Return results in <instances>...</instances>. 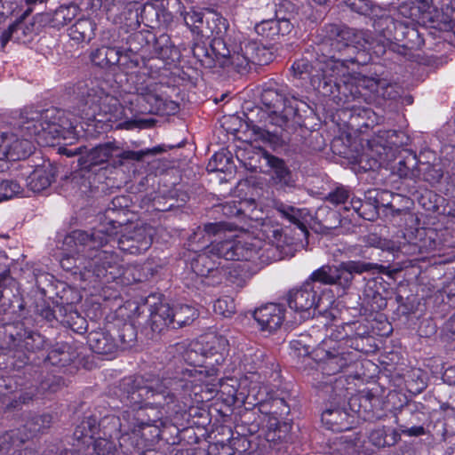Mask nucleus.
Wrapping results in <instances>:
<instances>
[{"label": "nucleus", "instance_id": "a211bd4d", "mask_svg": "<svg viewBox=\"0 0 455 455\" xmlns=\"http://www.w3.org/2000/svg\"><path fill=\"white\" fill-rule=\"evenodd\" d=\"M6 338L10 347L18 351L35 352L43 347L44 337L34 331L28 330L22 323H16L6 329Z\"/></svg>", "mask_w": 455, "mask_h": 455}, {"label": "nucleus", "instance_id": "412c9836", "mask_svg": "<svg viewBox=\"0 0 455 455\" xmlns=\"http://www.w3.org/2000/svg\"><path fill=\"white\" fill-rule=\"evenodd\" d=\"M35 147L30 139L19 138L16 134L0 137V160L20 161L28 158Z\"/></svg>", "mask_w": 455, "mask_h": 455}, {"label": "nucleus", "instance_id": "2f4dec72", "mask_svg": "<svg viewBox=\"0 0 455 455\" xmlns=\"http://www.w3.org/2000/svg\"><path fill=\"white\" fill-rule=\"evenodd\" d=\"M220 264L221 262H216L207 251L192 260L191 268L196 275L211 279V282H213L219 277V272L221 271Z\"/></svg>", "mask_w": 455, "mask_h": 455}, {"label": "nucleus", "instance_id": "13d9d810", "mask_svg": "<svg viewBox=\"0 0 455 455\" xmlns=\"http://www.w3.org/2000/svg\"><path fill=\"white\" fill-rule=\"evenodd\" d=\"M23 191L15 180L0 178V203L13 198Z\"/></svg>", "mask_w": 455, "mask_h": 455}, {"label": "nucleus", "instance_id": "0e129e2a", "mask_svg": "<svg viewBox=\"0 0 455 455\" xmlns=\"http://www.w3.org/2000/svg\"><path fill=\"white\" fill-rule=\"evenodd\" d=\"M346 5L353 12L367 15L371 11V2L369 0H344Z\"/></svg>", "mask_w": 455, "mask_h": 455}, {"label": "nucleus", "instance_id": "f257e3e1", "mask_svg": "<svg viewBox=\"0 0 455 455\" xmlns=\"http://www.w3.org/2000/svg\"><path fill=\"white\" fill-rule=\"evenodd\" d=\"M184 363L191 368L179 365L174 372L167 373L160 379L145 383L142 378H125L121 385L122 399L127 403H138L153 398L160 406L173 403L178 396L189 387L192 378L212 376L214 369L206 370V357L194 348H188L182 355Z\"/></svg>", "mask_w": 455, "mask_h": 455}, {"label": "nucleus", "instance_id": "f3484780", "mask_svg": "<svg viewBox=\"0 0 455 455\" xmlns=\"http://www.w3.org/2000/svg\"><path fill=\"white\" fill-rule=\"evenodd\" d=\"M326 347L327 343L324 342L323 347L313 351V359L323 364L322 370L325 374L334 375L354 362L355 356L352 352L345 351L340 346L328 349Z\"/></svg>", "mask_w": 455, "mask_h": 455}, {"label": "nucleus", "instance_id": "aec40b11", "mask_svg": "<svg viewBox=\"0 0 455 455\" xmlns=\"http://www.w3.org/2000/svg\"><path fill=\"white\" fill-rule=\"evenodd\" d=\"M122 427L120 419L115 415H108L101 419L102 430L97 435L93 443V451L95 455H115L116 446L112 440L114 435Z\"/></svg>", "mask_w": 455, "mask_h": 455}, {"label": "nucleus", "instance_id": "8fccbe9b", "mask_svg": "<svg viewBox=\"0 0 455 455\" xmlns=\"http://www.w3.org/2000/svg\"><path fill=\"white\" fill-rule=\"evenodd\" d=\"M78 13V6L76 4L61 5L54 12L52 18L53 27H63L70 22Z\"/></svg>", "mask_w": 455, "mask_h": 455}, {"label": "nucleus", "instance_id": "2eb2a0df", "mask_svg": "<svg viewBox=\"0 0 455 455\" xmlns=\"http://www.w3.org/2000/svg\"><path fill=\"white\" fill-rule=\"evenodd\" d=\"M364 273L388 274V267L363 260H348L334 266L333 285H338L344 290L351 287L355 275Z\"/></svg>", "mask_w": 455, "mask_h": 455}, {"label": "nucleus", "instance_id": "423d86ee", "mask_svg": "<svg viewBox=\"0 0 455 455\" xmlns=\"http://www.w3.org/2000/svg\"><path fill=\"white\" fill-rule=\"evenodd\" d=\"M322 76L313 78V86L324 97L335 103L345 106L353 101H360L362 94L359 87L347 76L340 75L338 68L328 65L321 68Z\"/></svg>", "mask_w": 455, "mask_h": 455}, {"label": "nucleus", "instance_id": "79ce46f5", "mask_svg": "<svg viewBox=\"0 0 455 455\" xmlns=\"http://www.w3.org/2000/svg\"><path fill=\"white\" fill-rule=\"evenodd\" d=\"M101 430V419L99 421L98 418L94 415L84 416L75 428L74 437L76 440H81L85 436L93 439Z\"/></svg>", "mask_w": 455, "mask_h": 455}, {"label": "nucleus", "instance_id": "ddd939ff", "mask_svg": "<svg viewBox=\"0 0 455 455\" xmlns=\"http://www.w3.org/2000/svg\"><path fill=\"white\" fill-rule=\"evenodd\" d=\"M164 88V84L155 82L137 86L136 100L142 113L169 115L178 111L179 105L165 97Z\"/></svg>", "mask_w": 455, "mask_h": 455}, {"label": "nucleus", "instance_id": "0eeeda50", "mask_svg": "<svg viewBox=\"0 0 455 455\" xmlns=\"http://www.w3.org/2000/svg\"><path fill=\"white\" fill-rule=\"evenodd\" d=\"M325 392L330 393L329 407L322 413V422L326 428L334 432L350 430L354 424L355 414L349 411L347 390L344 381L335 379L333 384L325 386Z\"/></svg>", "mask_w": 455, "mask_h": 455}, {"label": "nucleus", "instance_id": "69168bd1", "mask_svg": "<svg viewBox=\"0 0 455 455\" xmlns=\"http://www.w3.org/2000/svg\"><path fill=\"white\" fill-rule=\"evenodd\" d=\"M349 198V191L342 187H339L331 191L326 197V200L334 205L346 204Z\"/></svg>", "mask_w": 455, "mask_h": 455}, {"label": "nucleus", "instance_id": "6e6d98bb", "mask_svg": "<svg viewBox=\"0 0 455 455\" xmlns=\"http://www.w3.org/2000/svg\"><path fill=\"white\" fill-rule=\"evenodd\" d=\"M312 339L307 334H300L297 339L291 341V347L298 356L307 357L310 359L312 350Z\"/></svg>", "mask_w": 455, "mask_h": 455}, {"label": "nucleus", "instance_id": "ea45409f", "mask_svg": "<svg viewBox=\"0 0 455 455\" xmlns=\"http://www.w3.org/2000/svg\"><path fill=\"white\" fill-rule=\"evenodd\" d=\"M209 347L203 352L206 359H212V364H221L228 353V340L224 337L214 336L208 342Z\"/></svg>", "mask_w": 455, "mask_h": 455}, {"label": "nucleus", "instance_id": "cd10ccee", "mask_svg": "<svg viewBox=\"0 0 455 455\" xmlns=\"http://www.w3.org/2000/svg\"><path fill=\"white\" fill-rule=\"evenodd\" d=\"M347 220L341 218V213L327 205L320 206L314 218V225L316 232L328 233L329 231L344 225Z\"/></svg>", "mask_w": 455, "mask_h": 455}, {"label": "nucleus", "instance_id": "f8f14e48", "mask_svg": "<svg viewBox=\"0 0 455 455\" xmlns=\"http://www.w3.org/2000/svg\"><path fill=\"white\" fill-rule=\"evenodd\" d=\"M260 244L261 242L259 240L255 242L225 240L218 243L211 241L207 250L212 257L224 259L227 261H250L262 258L266 250H263Z\"/></svg>", "mask_w": 455, "mask_h": 455}, {"label": "nucleus", "instance_id": "052dcab7", "mask_svg": "<svg viewBox=\"0 0 455 455\" xmlns=\"http://www.w3.org/2000/svg\"><path fill=\"white\" fill-rule=\"evenodd\" d=\"M62 325L77 333H84L86 331L85 319L76 310L71 311L66 319H62Z\"/></svg>", "mask_w": 455, "mask_h": 455}, {"label": "nucleus", "instance_id": "37998d69", "mask_svg": "<svg viewBox=\"0 0 455 455\" xmlns=\"http://www.w3.org/2000/svg\"><path fill=\"white\" fill-rule=\"evenodd\" d=\"M226 230L227 225L224 222L206 223L204 227H198L189 240L199 243H211L212 236L220 235Z\"/></svg>", "mask_w": 455, "mask_h": 455}, {"label": "nucleus", "instance_id": "bf43d9fd", "mask_svg": "<svg viewBox=\"0 0 455 455\" xmlns=\"http://www.w3.org/2000/svg\"><path fill=\"white\" fill-rule=\"evenodd\" d=\"M362 241L367 247L379 248L382 251H395L396 247L393 241L382 238L375 233L363 236Z\"/></svg>", "mask_w": 455, "mask_h": 455}, {"label": "nucleus", "instance_id": "1a4fd4ad", "mask_svg": "<svg viewBox=\"0 0 455 455\" xmlns=\"http://www.w3.org/2000/svg\"><path fill=\"white\" fill-rule=\"evenodd\" d=\"M68 125L69 123L65 117L64 112L51 108L41 112H31L26 120L22 121L20 129L30 138L38 136L46 139L49 136L56 139L64 137Z\"/></svg>", "mask_w": 455, "mask_h": 455}, {"label": "nucleus", "instance_id": "c9c22d12", "mask_svg": "<svg viewBox=\"0 0 455 455\" xmlns=\"http://www.w3.org/2000/svg\"><path fill=\"white\" fill-rule=\"evenodd\" d=\"M350 109V124L357 130L371 128L379 122L378 115L369 107L352 105L347 106Z\"/></svg>", "mask_w": 455, "mask_h": 455}, {"label": "nucleus", "instance_id": "a18cd8bd", "mask_svg": "<svg viewBox=\"0 0 455 455\" xmlns=\"http://www.w3.org/2000/svg\"><path fill=\"white\" fill-rule=\"evenodd\" d=\"M140 47L134 46L128 48L125 51H121L117 48L118 61L116 63V69L121 71H128L139 67L140 62V56L138 54Z\"/></svg>", "mask_w": 455, "mask_h": 455}, {"label": "nucleus", "instance_id": "39448f33", "mask_svg": "<svg viewBox=\"0 0 455 455\" xmlns=\"http://www.w3.org/2000/svg\"><path fill=\"white\" fill-rule=\"evenodd\" d=\"M323 38L314 47L316 60L323 65L337 68L340 63L347 42H356L362 33L344 25L327 24L323 27Z\"/></svg>", "mask_w": 455, "mask_h": 455}, {"label": "nucleus", "instance_id": "6e6552de", "mask_svg": "<svg viewBox=\"0 0 455 455\" xmlns=\"http://www.w3.org/2000/svg\"><path fill=\"white\" fill-rule=\"evenodd\" d=\"M88 80L68 84L65 88V95L73 112L89 122L94 121L100 111V104L103 90L92 85Z\"/></svg>", "mask_w": 455, "mask_h": 455}, {"label": "nucleus", "instance_id": "dca6fc26", "mask_svg": "<svg viewBox=\"0 0 455 455\" xmlns=\"http://www.w3.org/2000/svg\"><path fill=\"white\" fill-rule=\"evenodd\" d=\"M323 290L320 286H312L310 283L304 282L300 286L291 289L286 294V300L290 308L296 312H309L318 309L322 303Z\"/></svg>", "mask_w": 455, "mask_h": 455}, {"label": "nucleus", "instance_id": "9d476101", "mask_svg": "<svg viewBox=\"0 0 455 455\" xmlns=\"http://www.w3.org/2000/svg\"><path fill=\"white\" fill-rule=\"evenodd\" d=\"M164 152L160 146L147 148L140 151L123 150L115 142L99 144L90 150L87 149L85 156L79 158L82 168L92 169L93 166L107 163L110 158H118V164L122 165V160L141 161L147 156H156Z\"/></svg>", "mask_w": 455, "mask_h": 455}, {"label": "nucleus", "instance_id": "72a5a7b5", "mask_svg": "<svg viewBox=\"0 0 455 455\" xmlns=\"http://www.w3.org/2000/svg\"><path fill=\"white\" fill-rule=\"evenodd\" d=\"M389 196L387 191L369 190L365 193L360 218L374 221L378 219L379 208L385 205L384 196Z\"/></svg>", "mask_w": 455, "mask_h": 455}, {"label": "nucleus", "instance_id": "4c0bfd02", "mask_svg": "<svg viewBox=\"0 0 455 455\" xmlns=\"http://www.w3.org/2000/svg\"><path fill=\"white\" fill-rule=\"evenodd\" d=\"M327 64L323 65L320 60H315V64L306 58L296 60L291 66L293 76L299 79L310 78L311 84L313 85V78L315 76H322L321 68H325Z\"/></svg>", "mask_w": 455, "mask_h": 455}, {"label": "nucleus", "instance_id": "f704fd0d", "mask_svg": "<svg viewBox=\"0 0 455 455\" xmlns=\"http://www.w3.org/2000/svg\"><path fill=\"white\" fill-rule=\"evenodd\" d=\"M97 275L115 279L122 274L119 256L112 251H102L97 255Z\"/></svg>", "mask_w": 455, "mask_h": 455}, {"label": "nucleus", "instance_id": "6ab92c4d", "mask_svg": "<svg viewBox=\"0 0 455 455\" xmlns=\"http://www.w3.org/2000/svg\"><path fill=\"white\" fill-rule=\"evenodd\" d=\"M363 301L371 312H379L387 307L390 296L389 283L382 277L364 279Z\"/></svg>", "mask_w": 455, "mask_h": 455}, {"label": "nucleus", "instance_id": "4468645a", "mask_svg": "<svg viewBox=\"0 0 455 455\" xmlns=\"http://www.w3.org/2000/svg\"><path fill=\"white\" fill-rule=\"evenodd\" d=\"M377 25L383 36L390 43L403 44L404 48H421L424 40L413 24L395 20L391 16H381Z\"/></svg>", "mask_w": 455, "mask_h": 455}, {"label": "nucleus", "instance_id": "20e7f679", "mask_svg": "<svg viewBox=\"0 0 455 455\" xmlns=\"http://www.w3.org/2000/svg\"><path fill=\"white\" fill-rule=\"evenodd\" d=\"M116 244L117 247L131 254H139L147 251L151 245V238L145 228L128 227L115 228L113 232L105 224L100 228H94L91 233L83 230H75L64 239V244L75 246L73 251L79 253L81 247L88 246L96 249L104 244Z\"/></svg>", "mask_w": 455, "mask_h": 455}, {"label": "nucleus", "instance_id": "a19ab883", "mask_svg": "<svg viewBox=\"0 0 455 455\" xmlns=\"http://www.w3.org/2000/svg\"><path fill=\"white\" fill-rule=\"evenodd\" d=\"M123 381H124V379L120 382L119 388H118V391H119V395H118L120 397L121 402L124 403L127 406H139V410H145V411H147L145 412V414H144V419H154L156 417V412L159 413L161 418L163 417V413L161 412L160 410H157V409H155L154 407L148 406V404H154V405H156V408H164V407H171V406H172V410L175 411H178L180 409V407L177 404V403L179 402L180 399L182 398V395L181 396H178V399L173 403H171L169 405H164V406L157 405L154 402L153 398L143 400V401H141L140 403H127L124 399H122L121 385H122ZM162 424H163L162 421H161V423H157V427H159V426H161Z\"/></svg>", "mask_w": 455, "mask_h": 455}, {"label": "nucleus", "instance_id": "09e8293b", "mask_svg": "<svg viewBox=\"0 0 455 455\" xmlns=\"http://www.w3.org/2000/svg\"><path fill=\"white\" fill-rule=\"evenodd\" d=\"M418 160L415 155L408 154L394 166V172L401 178L414 179L419 175Z\"/></svg>", "mask_w": 455, "mask_h": 455}, {"label": "nucleus", "instance_id": "3c124183", "mask_svg": "<svg viewBox=\"0 0 455 455\" xmlns=\"http://www.w3.org/2000/svg\"><path fill=\"white\" fill-rule=\"evenodd\" d=\"M431 7V0H408V4H401V13L411 18H418L419 14L428 12Z\"/></svg>", "mask_w": 455, "mask_h": 455}, {"label": "nucleus", "instance_id": "9b49d317", "mask_svg": "<svg viewBox=\"0 0 455 455\" xmlns=\"http://www.w3.org/2000/svg\"><path fill=\"white\" fill-rule=\"evenodd\" d=\"M196 316L197 311L191 306L160 304L151 311L150 325L154 332L161 333L166 328L178 329L188 325Z\"/></svg>", "mask_w": 455, "mask_h": 455}, {"label": "nucleus", "instance_id": "bb28decb", "mask_svg": "<svg viewBox=\"0 0 455 455\" xmlns=\"http://www.w3.org/2000/svg\"><path fill=\"white\" fill-rule=\"evenodd\" d=\"M132 409L124 411L121 414L120 422L122 427L117 431V434L124 431L133 430L136 427H144L149 426L157 427V423H161V416L158 412L154 419H144V414L147 411L136 409L137 406H130Z\"/></svg>", "mask_w": 455, "mask_h": 455}, {"label": "nucleus", "instance_id": "58836bf2", "mask_svg": "<svg viewBox=\"0 0 455 455\" xmlns=\"http://www.w3.org/2000/svg\"><path fill=\"white\" fill-rule=\"evenodd\" d=\"M96 24L91 19H79L68 28V36L76 43L90 42L94 37Z\"/></svg>", "mask_w": 455, "mask_h": 455}, {"label": "nucleus", "instance_id": "de8ad7c7", "mask_svg": "<svg viewBox=\"0 0 455 455\" xmlns=\"http://www.w3.org/2000/svg\"><path fill=\"white\" fill-rule=\"evenodd\" d=\"M273 207L276 210L283 218L287 219L290 222L298 226V228L305 234L307 235L306 226L301 222L300 218L302 212L300 209L295 208L291 205H288L280 201H275Z\"/></svg>", "mask_w": 455, "mask_h": 455}, {"label": "nucleus", "instance_id": "7c9ffc66", "mask_svg": "<svg viewBox=\"0 0 455 455\" xmlns=\"http://www.w3.org/2000/svg\"><path fill=\"white\" fill-rule=\"evenodd\" d=\"M87 343L99 355H112L118 349V344L113 337L103 330L91 331L87 336Z\"/></svg>", "mask_w": 455, "mask_h": 455}, {"label": "nucleus", "instance_id": "7ed1b4c3", "mask_svg": "<svg viewBox=\"0 0 455 455\" xmlns=\"http://www.w3.org/2000/svg\"><path fill=\"white\" fill-rule=\"evenodd\" d=\"M260 100L267 108V116L260 124L247 122V127L252 132L255 140L271 144L284 143L290 135L302 124V116L297 106L288 100L284 89L280 86L263 88Z\"/></svg>", "mask_w": 455, "mask_h": 455}, {"label": "nucleus", "instance_id": "774afa93", "mask_svg": "<svg viewBox=\"0 0 455 455\" xmlns=\"http://www.w3.org/2000/svg\"><path fill=\"white\" fill-rule=\"evenodd\" d=\"M36 313L48 322L56 320V306L52 308L45 302L36 305Z\"/></svg>", "mask_w": 455, "mask_h": 455}, {"label": "nucleus", "instance_id": "603ef678", "mask_svg": "<svg viewBox=\"0 0 455 455\" xmlns=\"http://www.w3.org/2000/svg\"><path fill=\"white\" fill-rule=\"evenodd\" d=\"M374 398V395L370 393L351 397L347 396L349 411L354 414L357 413L359 415L361 414L362 409L363 411H370L371 410V401Z\"/></svg>", "mask_w": 455, "mask_h": 455}, {"label": "nucleus", "instance_id": "e2e57ef3", "mask_svg": "<svg viewBox=\"0 0 455 455\" xmlns=\"http://www.w3.org/2000/svg\"><path fill=\"white\" fill-rule=\"evenodd\" d=\"M229 164V157L223 152H218L212 156L208 169L212 172H224Z\"/></svg>", "mask_w": 455, "mask_h": 455}, {"label": "nucleus", "instance_id": "680f3d73", "mask_svg": "<svg viewBox=\"0 0 455 455\" xmlns=\"http://www.w3.org/2000/svg\"><path fill=\"white\" fill-rule=\"evenodd\" d=\"M64 386L65 381L62 377L49 375L41 381L39 388L44 393H56L62 389Z\"/></svg>", "mask_w": 455, "mask_h": 455}, {"label": "nucleus", "instance_id": "4be33fe9", "mask_svg": "<svg viewBox=\"0 0 455 455\" xmlns=\"http://www.w3.org/2000/svg\"><path fill=\"white\" fill-rule=\"evenodd\" d=\"M184 21L191 30L205 37L220 35L222 28H225V20L214 14L204 16L201 12H188L184 15Z\"/></svg>", "mask_w": 455, "mask_h": 455}, {"label": "nucleus", "instance_id": "5701e85b", "mask_svg": "<svg viewBox=\"0 0 455 455\" xmlns=\"http://www.w3.org/2000/svg\"><path fill=\"white\" fill-rule=\"evenodd\" d=\"M130 203L131 200L128 196H118L114 197L104 212V220L100 222L97 228H100L103 224H105L111 232H113L115 228H122L128 221L126 215L129 212L128 208Z\"/></svg>", "mask_w": 455, "mask_h": 455}, {"label": "nucleus", "instance_id": "4d7b16f0", "mask_svg": "<svg viewBox=\"0 0 455 455\" xmlns=\"http://www.w3.org/2000/svg\"><path fill=\"white\" fill-rule=\"evenodd\" d=\"M120 344L118 347L124 350L134 346L137 339L135 327L131 323H124L118 334Z\"/></svg>", "mask_w": 455, "mask_h": 455}, {"label": "nucleus", "instance_id": "e433bc0d", "mask_svg": "<svg viewBox=\"0 0 455 455\" xmlns=\"http://www.w3.org/2000/svg\"><path fill=\"white\" fill-rule=\"evenodd\" d=\"M92 63L101 69L116 70L118 61L117 47L101 46L92 50L90 53Z\"/></svg>", "mask_w": 455, "mask_h": 455}, {"label": "nucleus", "instance_id": "338daca9", "mask_svg": "<svg viewBox=\"0 0 455 455\" xmlns=\"http://www.w3.org/2000/svg\"><path fill=\"white\" fill-rule=\"evenodd\" d=\"M214 310L224 317H229L234 314L235 307L232 301L228 303L226 299H219L214 304Z\"/></svg>", "mask_w": 455, "mask_h": 455}, {"label": "nucleus", "instance_id": "c756f323", "mask_svg": "<svg viewBox=\"0 0 455 455\" xmlns=\"http://www.w3.org/2000/svg\"><path fill=\"white\" fill-rule=\"evenodd\" d=\"M266 160L268 166L272 169L271 180L275 186H277L280 188L295 187V180L292 177L291 172L286 166L283 159L267 154Z\"/></svg>", "mask_w": 455, "mask_h": 455}, {"label": "nucleus", "instance_id": "c03bdc74", "mask_svg": "<svg viewBox=\"0 0 455 455\" xmlns=\"http://www.w3.org/2000/svg\"><path fill=\"white\" fill-rule=\"evenodd\" d=\"M220 269L221 271L219 272V277L213 280V282H210L209 284L215 285L220 283L223 279L235 285L243 284V278L242 270L240 269V264L235 262L220 264Z\"/></svg>", "mask_w": 455, "mask_h": 455}, {"label": "nucleus", "instance_id": "a878e982", "mask_svg": "<svg viewBox=\"0 0 455 455\" xmlns=\"http://www.w3.org/2000/svg\"><path fill=\"white\" fill-rule=\"evenodd\" d=\"M364 440L358 433H349L336 437L331 443L332 454L337 455H369L363 447Z\"/></svg>", "mask_w": 455, "mask_h": 455}, {"label": "nucleus", "instance_id": "473e14b6", "mask_svg": "<svg viewBox=\"0 0 455 455\" xmlns=\"http://www.w3.org/2000/svg\"><path fill=\"white\" fill-rule=\"evenodd\" d=\"M100 108V111L97 118H95V122H116L120 120L124 116V108L119 100L105 92L101 95Z\"/></svg>", "mask_w": 455, "mask_h": 455}, {"label": "nucleus", "instance_id": "f03ea898", "mask_svg": "<svg viewBox=\"0 0 455 455\" xmlns=\"http://www.w3.org/2000/svg\"><path fill=\"white\" fill-rule=\"evenodd\" d=\"M210 49L204 43L196 42L192 47L194 57L207 68L219 66L241 75L247 74L254 65H267L273 60V52L255 40L245 39L231 44L230 38L213 35Z\"/></svg>", "mask_w": 455, "mask_h": 455}, {"label": "nucleus", "instance_id": "c85d7f7f", "mask_svg": "<svg viewBox=\"0 0 455 455\" xmlns=\"http://www.w3.org/2000/svg\"><path fill=\"white\" fill-rule=\"evenodd\" d=\"M57 168L51 163L37 166L28 177L27 186L35 192L39 193L51 186L55 180Z\"/></svg>", "mask_w": 455, "mask_h": 455}, {"label": "nucleus", "instance_id": "b1692460", "mask_svg": "<svg viewBox=\"0 0 455 455\" xmlns=\"http://www.w3.org/2000/svg\"><path fill=\"white\" fill-rule=\"evenodd\" d=\"M281 9L276 11L275 19L262 20L255 26L259 36L269 40H275L291 32L293 25L290 17L281 16Z\"/></svg>", "mask_w": 455, "mask_h": 455}, {"label": "nucleus", "instance_id": "5fc2aeb1", "mask_svg": "<svg viewBox=\"0 0 455 455\" xmlns=\"http://www.w3.org/2000/svg\"><path fill=\"white\" fill-rule=\"evenodd\" d=\"M358 32L362 33V36L356 39V42H347L340 60V64L342 66H347L349 63H355V57H357V52L360 49L356 44L360 43L361 39H363L365 44H370L369 40L365 37V32L362 30H358Z\"/></svg>", "mask_w": 455, "mask_h": 455}, {"label": "nucleus", "instance_id": "49530a36", "mask_svg": "<svg viewBox=\"0 0 455 455\" xmlns=\"http://www.w3.org/2000/svg\"><path fill=\"white\" fill-rule=\"evenodd\" d=\"M75 358L76 355L71 351L70 347L63 346L51 350L44 361V363H50L53 366L61 368L70 364Z\"/></svg>", "mask_w": 455, "mask_h": 455}, {"label": "nucleus", "instance_id": "393cba45", "mask_svg": "<svg viewBox=\"0 0 455 455\" xmlns=\"http://www.w3.org/2000/svg\"><path fill=\"white\" fill-rule=\"evenodd\" d=\"M253 318L262 331L272 332L281 327L284 319V309L278 304L269 303L257 308L253 312Z\"/></svg>", "mask_w": 455, "mask_h": 455}, {"label": "nucleus", "instance_id": "864d4df0", "mask_svg": "<svg viewBox=\"0 0 455 455\" xmlns=\"http://www.w3.org/2000/svg\"><path fill=\"white\" fill-rule=\"evenodd\" d=\"M333 269L334 266H323L315 270L306 282L310 283L312 286H317L315 283H320L325 285H333Z\"/></svg>", "mask_w": 455, "mask_h": 455}]
</instances>
